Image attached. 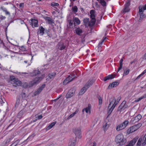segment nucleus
Returning <instances> with one entry per match:
<instances>
[{"label":"nucleus","mask_w":146,"mask_h":146,"mask_svg":"<svg viewBox=\"0 0 146 146\" xmlns=\"http://www.w3.org/2000/svg\"><path fill=\"white\" fill-rule=\"evenodd\" d=\"M115 105H113L111 106H110V107H109V105L108 106V115L107 116V117H108L109 116V115L111 114V112L113 111V110L115 108Z\"/></svg>","instance_id":"12"},{"label":"nucleus","mask_w":146,"mask_h":146,"mask_svg":"<svg viewBox=\"0 0 146 146\" xmlns=\"http://www.w3.org/2000/svg\"><path fill=\"white\" fill-rule=\"evenodd\" d=\"M20 98L19 97L17 98V100L15 104V108H17L20 104Z\"/></svg>","instance_id":"29"},{"label":"nucleus","mask_w":146,"mask_h":146,"mask_svg":"<svg viewBox=\"0 0 146 146\" xmlns=\"http://www.w3.org/2000/svg\"><path fill=\"white\" fill-rule=\"evenodd\" d=\"M78 110L77 109L74 112L70 114L67 118V119H69L73 117L78 111Z\"/></svg>","instance_id":"28"},{"label":"nucleus","mask_w":146,"mask_h":146,"mask_svg":"<svg viewBox=\"0 0 146 146\" xmlns=\"http://www.w3.org/2000/svg\"><path fill=\"white\" fill-rule=\"evenodd\" d=\"M95 5L97 9H99L100 8V5H99L98 2H96L95 3Z\"/></svg>","instance_id":"55"},{"label":"nucleus","mask_w":146,"mask_h":146,"mask_svg":"<svg viewBox=\"0 0 146 146\" xmlns=\"http://www.w3.org/2000/svg\"><path fill=\"white\" fill-rule=\"evenodd\" d=\"M119 83L118 82H113L112 83L110 84L108 86V89H111L115 87L119 84Z\"/></svg>","instance_id":"16"},{"label":"nucleus","mask_w":146,"mask_h":146,"mask_svg":"<svg viewBox=\"0 0 146 146\" xmlns=\"http://www.w3.org/2000/svg\"><path fill=\"white\" fill-rule=\"evenodd\" d=\"M45 86V84H42L41 86L35 92H34V96H36V95L38 94H39L40 92H41V91L44 88Z\"/></svg>","instance_id":"11"},{"label":"nucleus","mask_w":146,"mask_h":146,"mask_svg":"<svg viewBox=\"0 0 146 146\" xmlns=\"http://www.w3.org/2000/svg\"><path fill=\"white\" fill-rule=\"evenodd\" d=\"M75 31L76 34L78 35H81L83 33L82 30L79 28H76Z\"/></svg>","instance_id":"18"},{"label":"nucleus","mask_w":146,"mask_h":146,"mask_svg":"<svg viewBox=\"0 0 146 146\" xmlns=\"http://www.w3.org/2000/svg\"><path fill=\"white\" fill-rule=\"evenodd\" d=\"M29 23L33 28L38 26V21L35 19H31L29 21Z\"/></svg>","instance_id":"8"},{"label":"nucleus","mask_w":146,"mask_h":146,"mask_svg":"<svg viewBox=\"0 0 146 146\" xmlns=\"http://www.w3.org/2000/svg\"><path fill=\"white\" fill-rule=\"evenodd\" d=\"M36 118H37L38 119H40L42 118V116L41 115H37H37H36Z\"/></svg>","instance_id":"59"},{"label":"nucleus","mask_w":146,"mask_h":146,"mask_svg":"<svg viewBox=\"0 0 146 146\" xmlns=\"http://www.w3.org/2000/svg\"><path fill=\"white\" fill-rule=\"evenodd\" d=\"M23 87L25 88H27L28 86V85L27 84V83H25V84L23 85Z\"/></svg>","instance_id":"63"},{"label":"nucleus","mask_w":146,"mask_h":146,"mask_svg":"<svg viewBox=\"0 0 146 146\" xmlns=\"http://www.w3.org/2000/svg\"><path fill=\"white\" fill-rule=\"evenodd\" d=\"M95 17V14L90 15V17L92 20L96 21Z\"/></svg>","instance_id":"51"},{"label":"nucleus","mask_w":146,"mask_h":146,"mask_svg":"<svg viewBox=\"0 0 146 146\" xmlns=\"http://www.w3.org/2000/svg\"><path fill=\"white\" fill-rule=\"evenodd\" d=\"M75 91L73 89H70L66 95L67 98H70L72 97L75 93Z\"/></svg>","instance_id":"10"},{"label":"nucleus","mask_w":146,"mask_h":146,"mask_svg":"<svg viewBox=\"0 0 146 146\" xmlns=\"http://www.w3.org/2000/svg\"><path fill=\"white\" fill-rule=\"evenodd\" d=\"M23 111L21 110L19 113L17 115V117L19 118H21L23 115Z\"/></svg>","instance_id":"40"},{"label":"nucleus","mask_w":146,"mask_h":146,"mask_svg":"<svg viewBox=\"0 0 146 146\" xmlns=\"http://www.w3.org/2000/svg\"><path fill=\"white\" fill-rule=\"evenodd\" d=\"M5 100L4 97L2 96H0V103L2 104L5 103Z\"/></svg>","instance_id":"35"},{"label":"nucleus","mask_w":146,"mask_h":146,"mask_svg":"<svg viewBox=\"0 0 146 146\" xmlns=\"http://www.w3.org/2000/svg\"><path fill=\"white\" fill-rule=\"evenodd\" d=\"M20 49L22 51H24L26 50V48L23 46H22L20 48Z\"/></svg>","instance_id":"54"},{"label":"nucleus","mask_w":146,"mask_h":146,"mask_svg":"<svg viewBox=\"0 0 146 146\" xmlns=\"http://www.w3.org/2000/svg\"><path fill=\"white\" fill-rule=\"evenodd\" d=\"M43 18L44 19L48 21V23L49 24L54 23V22L49 17H44Z\"/></svg>","instance_id":"19"},{"label":"nucleus","mask_w":146,"mask_h":146,"mask_svg":"<svg viewBox=\"0 0 146 146\" xmlns=\"http://www.w3.org/2000/svg\"><path fill=\"white\" fill-rule=\"evenodd\" d=\"M88 88L86 87V86H85H85L82 89L80 92H79V94L80 95L83 94Z\"/></svg>","instance_id":"24"},{"label":"nucleus","mask_w":146,"mask_h":146,"mask_svg":"<svg viewBox=\"0 0 146 146\" xmlns=\"http://www.w3.org/2000/svg\"><path fill=\"white\" fill-rule=\"evenodd\" d=\"M139 13H143L144 10H143V9L142 8V7L140 6L139 7Z\"/></svg>","instance_id":"45"},{"label":"nucleus","mask_w":146,"mask_h":146,"mask_svg":"<svg viewBox=\"0 0 146 146\" xmlns=\"http://www.w3.org/2000/svg\"><path fill=\"white\" fill-rule=\"evenodd\" d=\"M131 0H127L124 5V7L123 9V13H125L129 12L130 9L129 7L131 5Z\"/></svg>","instance_id":"4"},{"label":"nucleus","mask_w":146,"mask_h":146,"mask_svg":"<svg viewBox=\"0 0 146 146\" xmlns=\"http://www.w3.org/2000/svg\"><path fill=\"white\" fill-rule=\"evenodd\" d=\"M94 80H90L89 81L85 84V86H86L88 88H89L93 84Z\"/></svg>","instance_id":"17"},{"label":"nucleus","mask_w":146,"mask_h":146,"mask_svg":"<svg viewBox=\"0 0 146 146\" xmlns=\"http://www.w3.org/2000/svg\"><path fill=\"white\" fill-rule=\"evenodd\" d=\"M142 117V116L140 114H138L137 116L134 117L133 121H135L136 122L139 121Z\"/></svg>","instance_id":"21"},{"label":"nucleus","mask_w":146,"mask_h":146,"mask_svg":"<svg viewBox=\"0 0 146 146\" xmlns=\"http://www.w3.org/2000/svg\"><path fill=\"white\" fill-rule=\"evenodd\" d=\"M98 99V100L99 105H101L102 104V99L101 97L100 96L98 95L97 96Z\"/></svg>","instance_id":"41"},{"label":"nucleus","mask_w":146,"mask_h":146,"mask_svg":"<svg viewBox=\"0 0 146 146\" xmlns=\"http://www.w3.org/2000/svg\"><path fill=\"white\" fill-rule=\"evenodd\" d=\"M4 12H5V14H6V15H9V16H10V13H9V12L7 10V9L5 11H4Z\"/></svg>","instance_id":"56"},{"label":"nucleus","mask_w":146,"mask_h":146,"mask_svg":"<svg viewBox=\"0 0 146 146\" xmlns=\"http://www.w3.org/2000/svg\"><path fill=\"white\" fill-rule=\"evenodd\" d=\"M0 9L2 10L3 12L5 11L7 9L6 8L3 7H1L0 8Z\"/></svg>","instance_id":"58"},{"label":"nucleus","mask_w":146,"mask_h":146,"mask_svg":"<svg viewBox=\"0 0 146 146\" xmlns=\"http://www.w3.org/2000/svg\"><path fill=\"white\" fill-rule=\"evenodd\" d=\"M45 30L44 29L42 26L40 27L38 32V33L40 35L42 36L44 34Z\"/></svg>","instance_id":"15"},{"label":"nucleus","mask_w":146,"mask_h":146,"mask_svg":"<svg viewBox=\"0 0 146 146\" xmlns=\"http://www.w3.org/2000/svg\"><path fill=\"white\" fill-rule=\"evenodd\" d=\"M59 5V4L58 3L52 2L51 3V5L52 6H58Z\"/></svg>","instance_id":"50"},{"label":"nucleus","mask_w":146,"mask_h":146,"mask_svg":"<svg viewBox=\"0 0 146 146\" xmlns=\"http://www.w3.org/2000/svg\"><path fill=\"white\" fill-rule=\"evenodd\" d=\"M145 73H146V71L145 70L141 74H140L137 77L136 79H139L141 76H143Z\"/></svg>","instance_id":"44"},{"label":"nucleus","mask_w":146,"mask_h":146,"mask_svg":"<svg viewBox=\"0 0 146 146\" xmlns=\"http://www.w3.org/2000/svg\"><path fill=\"white\" fill-rule=\"evenodd\" d=\"M142 7L143 9V10H146V4L145 5Z\"/></svg>","instance_id":"64"},{"label":"nucleus","mask_w":146,"mask_h":146,"mask_svg":"<svg viewBox=\"0 0 146 146\" xmlns=\"http://www.w3.org/2000/svg\"><path fill=\"white\" fill-rule=\"evenodd\" d=\"M96 21H91L88 23V26L90 27L93 26L95 24Z\"/></svg>","instance_id":"37"},{"label":"nucleus","mask_w":146,"mask_h":146,"mask_svg":"<svg viewBox=\"0 0 146 146\" xmlns=\"http://www.w3.org/2000/svg\"><path fill=\"white\" fill-rule=\"evenodd\" d=\"M24 3H21L19 5V7L20 8H23L24 7Z\"/></svg>","instance_id":"60"},{"label":"nucleus","mask_w":146,"mask_h":146,"mask_svg":"<svg viewBox=\"0 0 146 146\" xmlns=\"http://www.w3.org/2000/svg\"><path fill=\"white\" fill-rule=\"evenodd\" d=\"M65 48V46L63 44H62L61 45H60L58 48V49L60 50L64 49Z\"/></svg>","instance_id":"43"},{"label":"nucleus","mask_w":146,"mask_h":146,"mask_svg":"<svg viewBox=\"0 0 146 146\" xmlns=\"http://www.w3.org/2000/svg\"><path fill=\"white\" fill-rule=\"evenodd\" d=\"M56 75V73L55 72H51L49 73L48 75V77L50 79H53Z\"/></svg>","instance_id":"22"},{"label":"nucleus","mask_w":146,"mask_h":146,"mask_svg":"<svg viewBox=\"0 0 146 146\" xmlns=\"http://www.w3.org/2000/svg\"><path fill=\"white\" fill-rule=\"evenodd\" d=\"M50 29L45 30L44 32V33L46 34L48 36H49L50 38H51L52 36V34L50 32Z\"/></svg>","instance_id":"27"},{"label":"nucleus","mask_w":146,"mask_h":146,"mask_svg":"<svg viewBox=\"0 0 146 146\" xmlns=\"http://www.w3.org/2000/svg\"><path fill=\"white\" fill-rule=\"evenodd\" d=\"M115 74L109 75L104 77L103 80L104 81H106L108 80L112 79L115 77Z\"/></svg>","instance_id":"14"},{"label":"nucleus","mask_w":146,"mask_h":146,"mask_svg":"<svg viewBox=\"0 0 146 146\" xmlns=\"http://www.w3.org/2000/svg\"><path fill=\"white\" fill-rule=\"evenodd\" d=\"M19 141L17 140L11 144L10 146H17V145L19 143Z\"/></svg>","instance_id":"46"},{"label":"nucleus","mask_w":146,"mask_h":146,"mask_svg":"<svg viewBox=\"0 0 146 146\" xmlns=\"http://www.w3.org/2000/svg\"><path fill=\"white\" fill-rule=\"evenodd\" d=\"M143 141V139L141 138H140L139 139L137 143V146H143L142 145V142Z\"/></svg>","instance_id":"31"},{"label":"nucleus","mask_w":146,"mask_h":146,"mask_svg":"<svg viewBox=\"0 0 146 146\" xmlns=\"http://www.w3.org/2000/svg\"><path fill=\"white\" fill-rule=\"evenodd\" d=\"M107 39H108V38L106 37H105L103 39V40H102V41L101 42H100L99 43L98 45V49L101 48V45L104 42V40H106Z\"/></svg>","instance_id":"30"},{"label":"nucleus","mask_w":146,"mask_h":146,"mask_svg":"<svg viewBox=\"0 0 146 146\" xmlns=\"http://www.w3.org/2000/svg\"><path fill=\"white\" fill-rule=\"evenodd\" d=\"M74 25H75L76 23L77 25H79L80 23V20L77 17H74Z\"/></svg>","instance_id":"25"},{"label":"nucleus","mask_w":146,"mask_h":146,"mask_svg":"<svg viewBox=\"0 0 146 146\" xmlns=\"http://www.w3.org/2000/svg\"><path fill=\"white\" fill-rule=\"evenodd\" d=\"M90 108L91 105L90 104H88V107L84 109V110L86 113H88V111L90 112Z\"/></svg>","instance_id":"33"},{"label":"nucleus","mask_w":146,"mask_h":146,"mask_svg":"<svg viewBox=\"0 0 146 146\" xmlns=\"http://www.w3.org/2000/svg\"><path fill=\"white\" fill-rule=\"evenodd\" d=\"M140 15V18L139 19V20H141V19H142L143 18H144L145 16V14L143 13H139Z\"/></svg>","instance_id":"52"},{"label":"nucleus","mask_w":146,"mask_h":146,"mask_svg":"<svg viewBox=\"0 0 146 146\" xmlns=\"http://www.w3.org/2000/svg\"><path fill=\"white\" fill-rule=\"evenodd\" d=\"M142 124L141 123L134 125L127 129V133L129 134L135 131L140 128L142 126Z\"/></svg>","instance_id":"2"},{"label":"nucleus","mask_w":146,"mask_h":146,"mask_svg":"<svg viewBox=\"0 0 146 146\" xmlns=\"http://www.w3.org/2000/svg\"><path fill=\"white\" fill-rule=\"evenodd\" d=\"M121 97H118L117 99V100H115V102H114V103H113V105H115V106H116V105L118 104V103H119V101L120 100H121Z\"/></svg>","instance_id":"42"},{"label":"nucleus","mask_w":146,"mask_h":146,"mask_svg":"<svg viewBox=\"0 0 146 146\" xmlns=\"http://www.w3.org/2000/svg\"><path fill=\"white\" fill-rule=\"evenodd\" d=\"M99 2L103 7L106 6V2L104 0H100Z\"/></svg>","instance_id":"38"},{"label":"nucleus","mask_w":146,"mask_h":146,"mask_svg":"<svg viewBox=\"0 0 146 146\" xmlns=\"http://www.w3.org/2000/svg\"><path fill=\"white\" fill-rule=\"evenodd\" d=\"M120 66L118 68V71L117 72H119L122 68L123 65V62H119Z\"/></svg>","instance_id":"48"},{"label":"nucleus","mask_w":146,"mask_h":146,"mask_svg":"<svg viewBox=\"0 0 146 146\" xmlns=\"http://www.w3.org/2000/svg\"><path fill=\"white\" fill-rule=\"evenodd\" d=\"M42 78H43L41 77H36L32 82V85H33L39 82L42 80Z\"/></svg>","instance_id":"13"},{"label":"nucleus","mask_w":146,"mask_h":146,"mask_svg":"<svg viewBox=\"0 0 146 146\" xmlns=\"http://www.w3.org/2000/svg\"><path fill=\"white\" fill-rule=\"evenodd\" d=\"M130 70L129 69H127L126 70H124V75H127L129 73Z\"/></svg>","instance_id":"49"},{"label":"nucleus","mask_w":146,"mask_h":146,"mask_svg":"<svg viewBox=\"0 0 146 146\" xmlns=\"http://www.w3.org/2000/svg\"><path fill=\"white\" fill-rule=\"evenodd\" d=\"M73 22L72 21H70L69 23V24L70 25V28H72L73 25Z\"/></svg>","instance_id":"57"},{"label":"nucleus","mask_w":146,"mask_h":146,"mask_svg":"<svg viewBox=\"0 0 146 146\" xmlns=\"http://www.w3.org/2000/svg\"><path fill=\"white\" fill-rule=\"evenodd\" d=\"M142 58L143 60H146V52L144 54V55L142 57Z\"/></svg>","instance_id":"62"},{"label":"nucleus","mask_w":146,"mask_h":146,"mask_svg":"<svg viewBox=\"0 0 146 146\" xmlns=\"http://www.w3.org/2000/svg\"><path fill=\"white\" fill-rule=\"evenodd\" d=\"M116 100V99L114 97H113V98H111L110 99V104H109V107H110V106H111V104H112L113 105V103H114V102H115Z\"/></svg>","instance_id":"23"},{"label":"nucleus","mask_w":146,"mask_h":146,"mask_svg":"<svg viewBox=\"0 0 146 146\" xmlns=\"http://www.w3.org/2000/svg\"><path fill=\"white\" fill-rule=\"evenodd\" d=\"M109 124H108L107 123H106L103 126V129L104 131L107 130L108 129L109 127Z\"/></svg>","instance_id":"36"},{"label":"nucleus","mask_w":146,"mask_h":146,"mask_svg":"<svg viewBox=\"0 0 146 146\" xmlns=\"http://www.w3.org/2000/svg\"><path fill=\"white\" fill-rule=\"evenodd\" d=\"M6 18V17L5 16H3L2 15L0 16V21L3 20L5 19Z\"/></svg>","instance_id":"53"},{"label":"nucleus","mask_w":146,"mask_h":146,"mask_svg":"<svg viewBox=\"0 0 146 146\" xmlns=\"http://www.w3.org/2000/svg\"><path fill=\"white\" fill-rule=\"evenodd\" d=\"M115 141L117 143H119L120 145H122L126 142V140L124 139L123 136L122 134L117 135L116 137Z\"/></svg>","instance_id":"1"},{"label":"nucleus","mask_w":146,"mask_h":146,"mask_svg":"<svg viewBox=\"0 0 146 146\" xmlns=\"http://www.w3.org/2000/svg\"><path fill=\"white\" fill-rule=\"evenodd\" d=\"M40 73V72L36 70H34L32 73H31L30 75L32 76H36Z\"/></svg>","instance_id":"20"},{"label":"nucleus","mask_w":146,"mask_h":146,"mask_svg":"<svg viewBox=\"0 0 146 146\" xmlns=\"http://www.w3.org/2000/svg\"><path fill=\"white\" fill-rule=\"evenodd\" d=\"M129 123V121L127 120H126L123 122L121 124L118 125L116 129V130L118 131H119L125 128L127 126Z\"/></svg>","instance_id":"5"},{"label":"nucleus","mask_w":146,"mask_h":146,"mask_svg":"<svg viewBox=\"0 0 146 146\" xmlns=\"http://www.w3.org/2000/svg\"><path fill=\"white\" fill-rule=\"evenodd\" d=\"M56 123V122H55L52 123L47 127L46 129L48 130L51 129L54 125H55Z\"/></svg>","instance_id":"32"},{"label":"nucleus","mask_w":146,"mask_h":146,"mask_svg":"<svg viewBox=\"0 0 146 146\" xmlns=\"http://www.w3.org/2000/svg\"><path fill=\"white\" fill-rule=\"evenodd\" d=\"M89 18L84 19H83V22L85 24H87L89 22Z\"/></svg>","instance_id":"47"},{"label":"nucleus","mask_w":146,"mask_h":146,"mask_svg":"<svg viewBox=\"0 0 146 146\" xmlns=\"http://www.w3.org/2000/svg\"><path fill=\"white\" fill-rule=\"evenodd\" d=\"M142 144V146H144L146 144V133L143 137Z\"/></svg>","instance_id":"34"},{"label":"nucleus","mask_w":146,"mask_h":146,"mask_svg":"<svg viewBox=\"0 0 146 146\" xmlns=\"http://www.w3.org/2000/svg\"><path fill=\"white\" fill-rule=\"evenodd\" d=\"M95 13V11L94 10H92L90 11V15L94 14Z\"/></svg>","instance_id":"61"},{"label":"nucleus","mask_w":146,"mask_h":146,"mask_svg":"<svg viewBox=\"0 0 146 146\" xmlns=\"http://www.w3.org/2000/svg\"><path fill=\"white\" fill-rule=\"evenodd\" d=\"M126 102L123 101L119 106L118 107L117 110V112L119 111L120 112L123 111L125 109L127 108L128 105L126 104Z\"/></svg>","instance_id":"3"},{"label":"nucleus","mask_w":146,"mask_h":146,"mask_svg":"<svg viewBox=\"0 0 146 146\" xmlns=\"http://www.w3.org/2000/svg\"><path fill=\"white\" fill-rule=\"evenodd\" d=\"M78 8L76 6H74L72 8V11L74 13H76L78 11Z\"/></svg>","instance_id":"39"},{"label":"nucleus","mask_w":146,"mask_h":146,"mask_svg":"<svg viewBox=\"0 0 146 146\" xmlns=\"http://www.w3.org/2000/svg\"><path fill=\"white\" fill-rule=\"evenodd\" d=\"M76 143V139H74L71 140L69 143L70 146H75Z\"/></svg>","instance_id":"26"},{"label":"nucleus","mask_w":146,"mask_h":146,"mask_svg":"<svg viewBox=\"0 0 146 146\" xmlns=\"http://www.w3.org/2000/svg\"><path fill=\"white\" fill-rule=\"evenodd\" d=\"M73 131L77 137L79 138H81V128L80 127L75 128L73 129Z\"/></svg>","instance_id":"6"},{"label":"nucleus","mask_w":146,"mask_h":146,"mask_svg":"<svg viewBox=\"0 0 146 146\" xmlns=\"http://www.w3.org/2000/svg\"><path fill=\"white\" fill-rule=\"evenodd\" d=\"M75 77L74 75L73 76H69L63 82V84L64 85H66L69 82L72 81Z\"/></svg>","instance_id":"7"},{"label":"nucleus","mask_w":146,"mask_h":146,"mask_svg":"<svg viewBox=\"0 0 146 146\" xmlns=\"http://www.w3.org/2000/svg\"><path fill=\"white\" fill-rule=\"evenodd\" d=\"M11 80L13 82L14 84L18 86L22 85L21 82L18 79L16 78L14 76L11 77L10 78Z\"/></svg>","instance_id":"9"}]
</instances>
